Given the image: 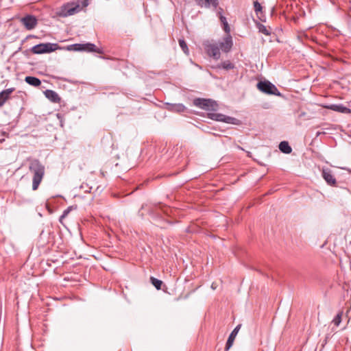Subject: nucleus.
I'll use <instances>...</instances> for the list:
<instances>
[{"label":"nucleus","instance_id":"7ed1b4c3","mask_svg":"<svg viewBox=\"0 0 351 351\" xmlns=\"http://www.w3.org/2000/svg\"><path fill=\"white\" fill-rule=\"evenodd\" d=\"M81 10L79 3L75 2H70L64 4L58 12V14L62 17H67L78 13Z\"/></svg>","mask_w":351,"mask_h":351},{"label":"nucleus","instance_id":"423d86ee","mask_svg":"<svg viewBox=\"0 0 351 351\" xmlns=\"http://www.w3.org/2000/svg\"><path fill=\"white\" fill-rule=\"evenodd\" d=\"M208 117L214 121L229 124L238 125L239 123V121L237 119L221 113L210 112L208 114Z\"/></svg>","mask_w":351,"mask_h":351},{"label":"nucleus","instance_id":"7c9ffc66","mask_svg":"<svg viewBox=\"0 0 351 351\" xmlns=\"http://www.w3.org/2000/svg\"><path fill=\"white\" fill-rule=\"evenodd\" d=\"M91 188H88V189H90ZM86 192H90V190H88V189H86L85 190Z\"/></svg>","mask_w":351,"mask_h":351},{"label":"nucleus","instance_id":"2eb2a0df","mask_svg":"<svg viewBox=\"0 0 351 351\" xmlns=\"http://www.w3.org/2000/svg\"><path fill=\"white\" fill-rule=\"evenodd\" d=\"M45 97L49 99L51 101L58 103L60 101V98L58 93L52 90H47L45 92Z\"/></svg>","mask_w":351,"mask_h":351},{"label":"nucleus","instance_id":"dca6fc26","mask_svg":"<svg viewBox=\"0 0 351 351\" xmlns=\"http://www.w3.org/2000/svg\"><path fill=\"white\" fill-rule=\"evenodd\" d=\"M167 109L176 112H182L185 110V106L182 104H167Z\"/></svg>","mask_w":351,"mask_h":351},{"label":"nucleus","instance_id":"2f4dec72","mask_svg":"<svg viewBox=\"0 0 351 351\" xmlns=\"http://www.w3.org/2000/svg\"><path fill=\"white\" fill-rule=\"evenodd\" d=\"M347 171L350 173H351V169H347Z\"/></svg>","mask_w":351,"mask_h":351},{"label":"nucleus","instance_id":"6e6552de","mask_svg":"<svg viewBox=\"0 0 351 351\" xmlns=\"http://www.w3.org/2000/svg\"><path fill=\"white\" fill-rule=\"evenodd\" d=\"M217 43L219 47V50L221 49L223 52L225 53L229 52L233 45L232 38L230 35V33L226 34V36L223 37L221 40Z\"/></svg>","mask_w":351,"mask_h":351},{"label":"nucleus","instance_id":"20e7f679","mask_svg":"<svg viewBox=\"0 0 351 351\" xmlns=\"http://www.w3.org/2000/svg\"><path fill=\"white\" fill-rule=\"evenodd\" d=\"M206 53L208 56L215 60H219L221 57L219 47L217 43L206 40L203 44Z\"/></svg>","mask_w":351,"mask_h":351},{"label":"nucleus","instance_id":"bb28decb","mask_svg":"<svg viewBox=\"0 0 351 351\" xmlns=\"http://www.w3.org/2000/svg\"><path fill=\"white\" fill-rule=\"evenodd\" d=\"M254 8L256 12H258L262 10V6L258 1L254 2Z\"/></svg>","mask_w":351,"mask_h":351},{"label":"nucleus","instance_id":"412c9836","mask_svg":"<svg viewBox=\"0 0 351 351\" xmlns=\"http://www.w3.org/2000/svg\"><path fill=\"white\" fill-rule=\"evenodd\" d=\"M150 280L152 284L156 287V289L160 290L161 289L162 282L160 280H158L154 277H151Z\"/></svg>","mask_w":351,"mask_h":351},{"label":"nucleus","instance_id":"cd10ccee","mask_svg":"<svg viewBox=\"0 0 351 351\" xmlns=\"http://www.w3.org/2000/svg\"><path fill=\"white\" fill-rule=\"evenodd\" d=\"M71 209V207H69L66 210H64V212H63V213L61 215L60 219V221H62V219L63 218L66 217L68 215V214L69 213Z\"/></svg>","mask_w":351,"mask_h":351},{"label":"nucleus","instance_id":"f03ea898","mask_svg":"<svg viewBox=\"0 0 351 351\" xmlns=\"http://www.w3.org/2000/svg\"><path fill=\"white\" fill-rule=\"evenodd\" d=\"M193 104L206 111H216L218 109L217 103L211 99L196 98L193 100Z\"/></svg>","mask_w":351,"mask_h":351},{"label":"nucleus","instance_id":"4be33fe9","mask_svg":"<svg viewBox=\"0 0 351 351\" xmlns=\"http://www.w3.org/2000/svg\"><path fill=\"white\" fill-rule=\"evenodd\" d=\"M343 315V311H339L337 315L335 316V317L332 319V322L336 326H339L340 323L341 322V318Z\"/></svg>","mask_w":351,"mask_h":351},{"label":"nucleus","instance_id":"473e14b6","mask_svg":"<svg viewBox=\"0 0 351 351\" xmlns=\"http://www.w3.org/2000/svg\"><path fill=\"white\" fill-rule=\"evenodd\" d=\"M319 135H320V133L317 132V136H319Z\"/></svg>","mask_w":351,"mask_h":351},{"label":"nucleus","instance_id":"c756f323","mask_svg":"<svg viewBox=\"0 0 351 351\" xmlns=\"http://www.w3.org/2000/svg\"><path fill=\"white\" fill-rule=\"evenodd\" d=\"M222 12H223V9L219 8L217 11V15L219 16V17H221V15H223Z\"/></svg>","mask_w":351,"mask_h":351},{"label":"nucleus","instance_id":"9d476101","mask_svg":"<svg viewBox=\"0 0 351 351\" xmlns=\"http://www.w3.org/2000/svg\"><path fill=\"white\" fill-rule=\"evenodd\" d=\"M195 1L200 8L217 9L219 5L218 0H195Z\"/></svg>","mask_w":351,"mask_h":351},{"label":"nucleus","instance_id":"0eeeda50","mask_svg":"<svg viewBox=\"0 0 351 351\" xmlns=\"http://www.w3.org/2000/svg\"><path fill=\"white\" fill-rule=\"evenodd\" d=\"M58 48V45L55 43H40L34 46L32 51L35 54H41L44 53H49L55 51Z\"/></svg>","mask_w":351,"mask_h":351},{"label":"nucleus","instance_id":"f257e3e1","mask_svg":"<svg viewBox=\"0 0 351 351\" xmlns=\"http://www.w3.org/2000/svg\"><path fill=\"white\" fill-rule=\"evenodd\" d=\"M29 170L33 175L32 190L36 191L38 189L44 178L45 167L38 159H31L29 160Z\"/></svg>","mask_w":351,"mask_h":351},{"label":"nucleus","instance_id":"9b49d317","mask_svg":"<svg viewBox=\"0 0 351 351\" xmlns=\"http://www.w3.org/2000/svg\"><path fill=\"white\" fill-rule=\"evenodd\" d=\"M322 177L326 183L330 186H335L337 180L332 173L331 170L328 169H324L322 173Z\"/></svg>","mask_w":351,"mask_h":351},{"label":"nucleus","instance_id":"6ab92c4d","mask_svg":"<svg viewBox=\"0 0 351 351\" xmlns=\"http://www.w3.org/2000/svg\"><path fill=\"white\" fill-rule=\"evenodd\" d=\"M279 149L285 154H290L292 151L291 146L287 141H282L279 144Z\"/></svg>","mask_w":351,"mask_h":351},{"label":"nucleus","instance_id":"a211bd4d","mask_svg":"<svg viewBox=\"0 0 351 351\" xmlns=\"http://www.w3.org/2000/svg\"><path fill=\"white\" fill-rule=\"evenodd\" d=\"M84 49L83 51H89V52H97L99 53H102L101 50L98 49L95 45L92 43H86L84 44Z\"/></svg>","mask_w":351,"mask_h":351},{"label":"nucleus","instance_id":"c85d7f7f","mask_svg":"<svg viewBox=\"0 0 351 351\" xmlns=\"http://www.w3.org/2000/svg\"><path fill=\"white\" fill-rule=\"evenodd\" d=\"M90 0H83L82 2V7H87L89 4Z\"/></svg>","mask_w":351,"mask_h":351},{"label":"nucleus","instance_id":"393cba45","mask_svg":"<svg viewBox=\"0 0 351 351\" xmlns=\"http://www.w3.org/2000/svg\"><path fill=\"white\" fill-rule=\"evenodd\" d=\"M258 29L260 32L263 33V34L268 36L270 34V31L263 24L258 23Z\"/></svg>","mask_w":351,"mask_h":351},{"label":"nucleus","instance_id":"72a5a7b5","mask_svg":"<svg viewBox=\"0 0 351 351\" xmlns=\"http://www.w3.org/2000/svg\"><path fill=\"white\" fill-rule=\"evenodd\" d=\"M211 287L214 289V288H215V286H213V285H211Z\"/></svg>","mask_w":351,"mask_h":351},{"label":"nucleus","instance_id":"b1692460","mask_svg":"<svg viewBox=\"0 0 351 351\" xmlns=\"http://www.w3.org/2000/svg\"><path fill=\"white\" fill-rule=\"evenodd\" d=\"M178 42H179L180 47H181V49H182L184 53L185 54L188 55L189 51V48L187 47L186 42L183 39H179Z\"/></svg>","mask_w":351,"mask_h":351},{"label":"nucleus","instance_id":"f704fd0d","mask_svg":"<svg viewBox=\"0 0 351 351\" xmlns=\"http://www.w3.org/2000/svg\"><path fill=\"white\" fill-rule=\"evenodd\" d=\"M211 287L214 289V288H215V286H213V285H211Z\"/></svg>","mask_w":351,"mask_h":351},{"label":"nucleus","instance_id":"5701e85b","mask_svg":"<svg viewBox=\"0 0 351 351\" xmlns=\"http://www.w3.org/2000/svg\"><path fill=\"white\" fill-rule=\"evenodd\" d=\"M220 67L223 68L225 70H230L234 69V66L231 62H230L229 60H226L221 64Z\"/></svg>","mask_w":351,"mask_h":351},{"label":"nucleus","instance_id":"4468645a","mask_svg":"<svg viewBox=\"0 0 351 351\" xmlns=\"http://www.w3.org/2000/svg\"><path fill=\"white\" fill-rule=\"evenodd\" d=\"M14 90V88H10L3 90L0 93V107H2L5 104Z\"/></svg>","mask_w":351,"mask_h":351},{"label":"nucleus","instance_id":"f8f14e48","mask_svg":"<svg viewBox=\"0 0 351 351\" xmlns=\"http://www.w3.org/2000/svg\"><path fill=\"white\" fill-rule=\"evenodd\" d=\"M240 328H241V324L236 326L234 328V329L230 333V335L227 340V342H226V351H228L232 347L233 342L235 339V337L237 335L239 330H240Z\"/></svg>","mask_w":351,"mask_h":351},{"label":"nucleus","instance_id":"a878e982","mask_svg":"<svg viewBox=\"0 0 351 351\" xmlns=\"http://www.w3.org/2000/svg\"><path fill=\"white\" fill-rule=\"evenodd\" d=\"M71 47L75 51H83L84 49V44H75L71 45Z\"/></svg>","mask_w":351,"mask_h":351},{"label":"nucleus","instance_id":"aec40b11","mask_svg":"<svg viewBox=\"0 0 351 351\" xmlns=\"http://www.w3.org/2000/svg\"><path fill=\"white\" fill-rule=\"evenodd\" d=\"M219 19H220V21L222 23L223 26L224 32L226 34L230 33V26L228 25V23L227 21L226 18L224 16L221 15V17H219Z\"/></svg>","mask_w":351,"mask_h":351},{"label":"nucleus","instance_id":"f3484780","mask_svg":"<svg viewBox=\"0 0 351 351\" xmlns=\"http://www.w3.org/2000/svg\"><path fill=\"white\" fill-rule=\"evenodd\" d=\"M25 81L28 84L33 86L34 87H38L41 84V81L38 77L33 76L25 77Z\"/></svg>","mask_w":351,"mask_h":351},{"label":"nucleus","instance_id":"ddd939ff","mask_svg":"<svg viewBox=\"0 0 351 351\" xmlns=\"http://www.w3.org/2000/svg\"><path fill=\"white\" fill-rule=\"evenodd\" d=\"M327 108L332 110L333 111L346 113V114H350L351 112V110L350 108L344 106L342 104H331L330 106H326Z\"/></svg>","mask_w":351,"mask_h":351},{"label":"nucleus","instance_id":"39448f33","mask_svg":"<svg viewBox=\"0 0 351 351\" xmlns=\"http://www.w3.org/2000/svg\"><path fill=\"white\" fill-rule=\"evenodd\" d=\"M257 88L261 92L268 95H280V93L276 86L269 81L259 82L257 84Z\"/></svg>","mask_w":351,"mask_h":351},{"label":"nucleus","instance_id":"1a4fd4ad","mask_svg":"<svg viewBox=\"0 0 351 351\" xmlns=\"http://www.w3.org/2000/svg\"><path fill=\"white\" fill-rule=\"evenodd\" d=\"M21 21L25 27L28 30L33 29L37 25V19L32 15H27L23 17L21 19Z\"/></svg>","mask_w":351,"mask_h":351}]
</instances>
